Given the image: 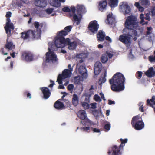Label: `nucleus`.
Segmentation results:
<instances>
[{
	"instance_id": "10",
	"label": "nucleus",
	"mask_w": 155,
	"mask_h": 155,
	"mask_svg": "<svg viewBox=\"0 0 155 155\" xmlns=\"http://www.w3.org/2000/svg\"><path fill=\"white\" fill-rule=\"evenodd\" d=\"M111 150H109L107 152L109 155H121L122 154L121 151L122 147L120 146L118 147L116 145H114L111 147Z\"/></svg>"
},
{
	"instance_id": "61",
	"label": "nucleus",
	"mask_w": 155,
	"mask_h": 155,
	"mask_svg": "<svg viewBox=\"0 0 155 155\" xmlns=\"http://www.w3.org/2000/svg\"><path fill=\"white\" fill-rule=\"evenodd\" d=\"M93 131L94 132H100V130L96 128H94Z\"/></svg>"
},
{
	"instance_id": "19",
	"label": "nucleus",
	"mask_w": 155,
	"mask_h": 155,
	"mask_svg": "<svg viewBox=\"0 0 155 155\" xmlns=\"http://www.w3.org/2000/svg\"><path fill=\"white\" fill-rule=\"evenodd\" d=\"M35 5L37 6L43 8L47 5V2L45 0H35Z\"/></svg>"
},
{
	"instance_id": "46",
	"label": "nucleus",
	"mask_w": 155,
	"mask_h": 155,
	"mask_svg": "<svg viewBox=\"0 0 155 155\" xmlns=\"http://www.w3.org/2000/svg\"><path fill=\"white\" fill-rule=\"evenodd\" d=\"M152 28L151 27H147V31L146 32V35L147 36L151 33V32L150 31L151 30Z\"/></svg>"
},
{
	"instance_id": "51",
	"label": "nucleus",
	"mask_w": 155,
	"mask_h": 155,
	"mask_svg": "<svg viewBox=\"0 0 155 155\" xmlns=\"http://www.w3.org/2000/svg\"><path fill=\"white\" fill-rule=\"evenodd\" d=\"M149 59L151 62H152L155 61L154 56H150L149 57Z\"/></svg>"
},
{
	"instance_id": "37",
	"label": "nucleus",
	"mask_w": 155,
	"mask_h": 155,
	"mask_svg": "<svg viewBox=\"0 0 155 155\" xmlns=\"http://www.w3.org/2000/svg\"><path fill=\"white\" fill-rule=\"evenodd\" d=\"M101 69L97 68H94V74L95 75H97L99 74L100 73L101 71Z\"/></svg>"
},
{
	"instance_id": "6",
	"label": "nucleus",
	"mask_w": 155,
	"mask_h": 155,
	"mask_svg": "<svg viewBox=\"0 0 155 155\" xmlns=\"http://www.w3.org/2000/svg\"><path fill=\"white\" fill-rule=\"evenodd\" d=\"M72 27L71 26H68L65 27L64 29L58 32L57 35L55 38V41H58L62 40V38H65L64 36L68 34L72 29Z\"/></svg>"
},
{
	"instance_id": "39",
	"label": "nucleus",
	"mask_w": 155,
	"mask_h": 155,
	"mask_svg": "<svg viewBox=\"0 0 155 155\" xmlns=\"http://www.w3.org/2000/svg\"><path fill=\"white\" fill-rule=\"evenodd\" d=\"M80 129L84 131L89 132H90V128L89 127H81Z\"/></svg>"
},
{
	"instance_id": "52",
	"label": "nucleus",
	"mask_w": 155,
	"mask_h": 155,
	"mask_svg": "<svg viewBox=\"0 0 155 155\" xmlns=\"http://www.w3.org/2000/svg\"><path fill=\"white\" fill-rule=\"evenodd\" d=\"M151 15L153 16H155V7H154L151 10Z\"/></svg>"
},
{
	"instance_id": "2",
	"label": "nucleus",
	"mask_w": 155,
	"mask_h": 155,
	"mask_svg": "<svg viewBox=\"0 0 155 155\" xmlns=\"http://www.w3.org/2000/svg\"><path fill=\"white\" fill-rule=\"evenodd\" d=\"M125 79L123 74L120 73H116L112 78L109 80L111 85V89L115 92H119L125 88L124 82Z\"/></svg>"
},
{
	"instance_id": "38",
	"label": "nucleus",
	"mask_w": 155,
	"mask_h": 155,
	"mask_svg": "<svg viewBox=\"0 0 155 155\" xmlns=\"http://www.w3.org/2000/svg\"><path fill=\"white\" fill-rule=\"evenodd\" d=\"M82 105L85 109H88L89 107V104L86 102H83L82 103Z\"/></svg>"
},
{
	"instance_id": "1",
	"label": "nucleus",
	"mask_w": 155,
	"mask_h": 155,
	"mask_svg": "<svg viewBox=\"0 0 155 155\" xmlns=\"http://www.w3.org/2000/svg\"><path fill=\"white\" fill-rule=\"evenodd\" d=\"M124 25L123 32H127V30L129 31L127 34H123L119 36V40L122 42L128 44L131 43V37L136 36L137 32L136 30L138 28L137 18L134 16L131 15L127 17L126 20Z\"/></svg>"
},
{
	"instance_id": "45",
	"label": "nucleus",
	"mask_w": 155,
	"mask_h": 155,
	"mask_svg": "<svg viewBox=\"0 0 155 155\" xmlns=\"http://www.w3.org/2000/svg\"><path fill=\"white\" fill-rule=\"evenodd\" d=\"M74 87V85L72 84H71L67 86V89L69 91H72Z\"/></svg>"
},
{
	"instance_id": "14",
	"label": "nucleus",
	"mask_w": 155,
	"mask_h": 155,
	"mask_svg": "<svg viewBox=\"0 0 155 155\" xmlns=\"http://www.w3.org/2000/svg\"><path fill=\"white\" fill-rule=\"evenodd\" d=\"M35 27L37 29V32H38L37 35L39 36L41 33V28L43 26V24L41 23L39 24V23L37 21H35L34 23Z\"/></svg>"
},
{
	"instance_id": "3",
	"label": "nucleus",
	"mask_w": 155,
	"mask_h": 155,
	"mask_svg": "<svg viewBox=\"0 0 155 155\" xmlns=\"http://www.w3.org/2000/svg\"><path fill=\"white\" fill-rule=\"evenodd\" d=\"M55 46L57 48H63L66 45H68V48L69 49L73 50L76 49L78 45L77 43L75 41L71 42L69 38L65 39L62 38V40L54 42Z\"/></svg>"
},
{
	"instance_id": "18",
	"label": "nucleus",
	"mask_w": 155,
	"mask_h": 155,
	"mask_svg": "<svg viewBox=\"0 0 155 155\" xmlns=\"http://www.w3.org/2000/svg\"><path fill=\"white\" fill-rule=\"evenodd\" d=\"M120 8L123 9L125 12V14H128L130 12V9L128 4L127 3L123 2L120 5Z\"/></svg>"
},
{
	"instance_id": "64",
	"label": "nucleus",
	"mask_w": 155,
	"mask_h": 155,
	"mask_svg": "<svg viewBox=\"0 0 155 155\" xmlns=\"http://www.w3.org/2000/svg\"><path fill=\"white\" fill-rule=\"evenodd\" d=\"M134 5L138 8L140 6L139 3L138 2H136L135 3Z\"/></svg>"
},
{
	"instance_id": "49",
	"label": "nucleus",
	"mask_w": 155,
	"mask_h": 155,
	"mask_svg": "<svg viewBox=\"0 0 155 155\" xmlns=\"http://www.w3.org/2000/svg\"><path fill=\"white\" fill-rule=\"evenodd\" d=\"M71 11L73 14V15H74L75 13L76 9L74 6H72L71 7Z\"/></svg>"
},
{
	"instance_id": "35",
	"label": "nucleus",
	"mask_w": 155,
	"mask_h": 155,
	"mask_svg": "<svg viewBox=\"0 0 155 155\" xmlns=\"http://www.w3.org/2000/svg\"><path fill=\"white\" fill-rule=\"evenodd\" d=\"M141 3L143 5L147 7L150 5V2L148 0H141Z\"/></svg>"
},
{
	"instance_id": "48",
	"label": "nucleus",
	"mask_w": 155,
	"mask_h": 155,
	"mask_svg": "<svg viewBox=\"0 0 155 155\" xmlns=\"http://www.w3.org/2000/svg\"><path fill=\"white\" fill-rule=\"evenodd\" d=\"M108 44H109L108 43H107V42H106V43L104 42L103 43V45H101L100 44H99L98 45V48H100V49L102 48H103V46H106V45H108Z\"/></svg>"
},
{
	"instance_id": "25",
	"label": "nucleus",
	"mask_w": 155,
	"mask_h": 155,
	"mask_svg": "<svg viewBox=\"0 0 155 155\" xmlns=\"http://www.w3.org/2000/svg\"><path fill=\"white\" fill-rule=\"evenodd\" d=\"M107 4L111 7H116L118 5V0H106Z\"/></svg>"
},
{
	"instance_id": "22",
	"label": "nucleus",
	"mask_w": 155,
	"mask_h": 155,
	"mask_svg": "<svg viewBox=\"0 0 155 155\" xmlns=\"http://www.w3.org/2000/svg\"><path fill=\"white\" fill-rule=\"evenodd\" d=\"M4 28L6 34H10L11 30H13L14 28L13 24L11 23L8 24H6L5 26L4 27Z\"/></svg>"
},
{
	"instance_id": "62",
	"label": "nucleus",
	"mask_w": 155,
	"mask_h": 155,
	"mask_svg": "<svg viewBox=\"0 0 155 155\" xmlns=\"http://www.w3.org/2000/svg\"><path fill=\"white\" fill-rule=\"evenodd\" d=\"M10 22L11 20L10 18H7L6 19V24H8L11 23Z\"/></svg>"
},
{
	"instance_id": "17",
	"label": "nucleus",
	"mask_w": 155,
	"mask_h": 155,
	"mask_svg": "<svg viewBox=\"0 0 155 155\" xmlns=\"http://www.w3.org/2000/svg\"><path fill=\"white\" fill-rule=\"evenodd\" d=\"M41 90L43 94L44 98L45 99H48L51 95L49 89L47 87H44L41 88Z\"/></svg>"
},
{
	"instance_id": "54",
	"label": "nucleus",
	"mask_w": 155,
	"mask_h": 155,
	"mask_svg": "<svg viewBox=\"0 0 155 155\" xmlns=\"http://www.w3.org/2000/svg\"><path fill=\"white\" fill-rule=\"evenodd\" d=\"M11 13L10 12H7L5 16L7 18H9L11 16Z\"/></svg>"
},
{
	"instance_id": "15",
	"label": "nucleus",
	"mask_w": 155,
	"mask_h": 155,
	"mask_svg": "<svg viewBox=\"0 0 155 155\" xmlns=\"http://www.w3.org/2000/svg\"><path fill=\"white\" fill-rule=\"evenodd\" d=\"M146 105L147 106H149L153 108L155 112V96H152L150 100L149 99L147 100Z\"/></svg>"
},
{
	"instance_id": "28",
	"label": "nucleus",
	"mask_w": 155,
	"mask_h": 155,
	"mask_svg": "<svg viewBox=\"0 0 155 155\" xmlns=\"http://www.w3.org/2000/svg\"><path fill=\"white\" fill-rule=\"evenodd\" d=\"M79 102V98L77 95L74 94L73 96L72 103L73 105L76 106L78 104Z\"/></svg>"
},
{
	"instance_id": "42",
	"label": "nucleus",
	"mask_w": 155,
	"mask_h": 155,
	"mask_svg": "<svg viewBox=\"0 0 155 155\" xmlns=\"http://www.w3.org/2000/svg\"><path fill=\"white\" fill-rule=\"evenodd\" d=\"M94 99L97 102H101V99L97 94H95L94 97Z\"/></svg>"
},
{
	"instance_id": "30",
	"label": "nucleus",
	"mask_w": 155,
	"mask_h": 155,
	"mask_svg": "<svg viewBox=\"0 0 155 155\" xmlns=\"http://www.w3.org/2000/svg\"><path fill=\"white\" fill-rule=\"evenodd\" d=\"M108 60V58L107 54H103L101 58V61L103 63H105L107 62Z\"/></svg>"
},
{
	"instance_id": "36",
	"label": "nucleus",
	"mask_w": 155,
	"mask_h": 155,
	"mask_svg": "<svg viewBox=\"0 0 155 155\" xmlns=\"http://www.w3.org/2000/svg\"><path fill=\"white\" fill-rule=\"evenodd\" d=\"M63 77L61 75V74H59L57 79V81L58 83L60 84H61L62 83V80L63 79H64Z\"/></svg>"
},
{
	"instance_id": "43",
	"label": "nucleus",
	"mask_w": 155,
	"mask_h": 155,
	"mask_svg": "<svg viewBox=\"0 0 155 155\" xmlns=\"http://www.w3.org/2000/svg\"><path fill=\"white\" fill-rule=\"evenodd\" d=\"M62 10L64 12H70L71 11V10L68 6H66L63 8L62 9Z\"/></svg>"
},
{
	"instance_id": "11",
	"label": "nucleus",
	"mask_w": 155,
	"mask_h": 155,
	"mask_svg": "<svg viewBox=\"0 0 155 155\" xmlns=\"http://www.w3.org/2000/svg\"><path fill=\"white\" fill-rule=\"evenodd\" d=\"M21 58L27 62H30L33 61L34 58L33 54L29 51H25L21 53Z\"/></svg>"
},
{
	"instance_id": "7",
	"label": "nucleus",
	"mask_w": 155,
	"mask_h": 155,
	"mask_svg": "<svg viewBox=\"0 0 155 155\" xmlns=\"http://www.w3.org/2000/svg\"><path fill=\"white\" fill-rule=\"evenodd\" d=\"M36 31L32 30H29L27 32H22L21 34L22 35L21 37L24 39H26L28 38H31L33 39L38 38V36H36Z\"/></svg>"
},
{
	"instance_id": "13",
	"label": "nucleus",
	"mask_w": 155,
	"mask_h": 155,
	"mask_svg": "<svg viewBox=\"0 0 155 155\" xmlns=\"http://www.w3.org/2000/svg\"><path fill=\"white\" fill-rule=\"evenodd\" d=\"M61 100V99H59L54 103V106L55 109L58 110L65 109V106L64 105L63 103L60 101Z\"/></svg>"
},
{
	"instance_id": "8",
	"label": "nucleus",
	"mask_w": 155,
	"mask_h": 155,
	"mask_svg": "<svg viewBox=\"0 0 155 155\" xmlns=\"http://www.w3.org/2000/svg\"><path fill=\"white\" fill-rule=\"evenodd\" d=\"M49 51L46 54V61L48 62H51L54 63L57 61V58L56 54L54 52L51 51L48 48Z\"/></svg>"
},
{
	"instance_id": "31",
	"label": "nucleus",
	"mask_w": 155,
	"mask_h": 155,
	"mask_svg": "<svg viewBox=\"0 0 155 155\" xmlns=\"http://www.w3.org/2000/svg\"><path fill=\"white\" fill-rule=\"evenodd\" d=\"M140 18L141 19L140 23L142 24V25H144L145 24H147L148 23V21L145 22L144 19H145V17H144L143 14H141L140 15Z\"/></svg>"
},
{
	"instance_id": "26",
	"label": "nucleus",
	"mask_w": 155,
	"mask_h": 155,
	"mask_svg": "<svg viewBox=\"0 0 155 155\" xmlns=\"http://www.w3.org/2000/svg\"><path fill=\"white\" fill-rule=\"evenodd\" d=\"M78 117L81 119L84 120L87 119V115L86 112L85 110H81L78 112Z\"/></svg>"
},
{
	"instance_id": "21",
	"label": "nucleus",
	"mask_w": 155,
	"mask_h": 155,
	"mask_svg": "<svg viewBox=\"0 0 155 155\" xmlns=\"http://www.w3.org/2000/svg\"><path fill=\"white\" fill-rule=\"evenodd\" d=\"M105 37V33L102 30H100L97 35V38L98 41H102L104 40Z\"/></svg>"
},
{
	"instance_id": "57",
	"label": "nucleus",
	"mask_w": 155,
	"mask_h": 155,
	"mask_svg": "<svg viewBox=\"0 0 155 155\" xmlns=\"http://www.w3.org/2000/svg\"><path fill=\"white\" fill-rule=\"evenodd\" d=\"M96 103H92L91 104V107L93 109H95L96 108Z\"/></svg>"
},
{
	"instance_id": "9",
	"label": "nucleus",
	"mask_w": 155,
	"mask_h": 155,
	"mask_svg": "<svg viewBox=\"0 0 155 155\" xmlns=\"http://www.w3.org/2000/svg\"><path fill=\"white\" fill-rule=\"evenodd\" d=\"M99 26V25L96 21H92L89 23L88 28L89 31L94 34L97 32Z\"/></svg>"
},
{
	"instance_id": "63",
	"label": "nucleus",
	"mask_w": 155,
	"mask_h": 155,
	"mask_svg": "<svg viewBox=\"0 0 155 155\" xmlns=\"http://www.w3.org/2000/svg\"><path fill=\"white\" fill-rule=\"evenodd\" d=\"M139 11L143 12L144 10V8L143 7L140 6L138 8Z\"/></svg>"
},
{
	"instance_id": "16",
	"label": "nucleus",
	"mask_w": 155,
	"mask_h": 155,
	"mask_svg": "<svg viewBox=\"0 0 155 155\" xmlns=\"http://www.w3.org/2000/svg\"><path fill=\"white\" fill-rule=\"evenodd\" d=\"M107 2L106 0L101 1L99 2L98 6L100 11L103 12L106 9Z\"/></svg>"
},
{
	"instance_id": "20",
	"label": "nucleus",
	"mask_w": 155,
	"mask_h": 155,
	"mask_svg": "<svg viewBox=\"0 0 155 155\" xmlns=\"http://www.w3.org/2000/svg\"><path fill=\"white\" fill-rule=\"evenodd\" d=\"M15 45L13 44L12 41H8V38H7L6 43L5 45L4 48L8 49L9 50H11L12 49H15Z\"/></svg>"
},
{
	"instance_id": "4",
	"label": "nucleus",
	"mask_w": 155,
	"mask_h": 155,
	"mask_svg": "<svg viewBox=\"0 0 155 155\" xmlns=\"http://www.w3.org/2000/svg\"><path fill=\"white\" fill-rule=\"evenodd\" d=\"M131 124L132 127L137 130H140L143 129L145 126L142 117L138 115L134 116L132 118Z\"/></svg>"
},
{
	"instance_id": "27",
	"label": "nucleus",
	"mask_w": 155,
	"mask_h": 155,
	"mask_svg": "<svg viewBox=\"0 0 155 155\" xmlns=\"http://www.w3.org/2000/svg\"><path fill=\"white\" fill-rule=\"evenodd\" d=\"M71 74V72L68 69H65L62 72L61 75L64 78L69 77Z\"/></svg>"
},
{
	"instance_id": "58",
	"label": "nucleus",
	"mask_w": 155,
	"mask_h": 155,
	"mask_svg": "<svg viewBox=\"0 0 155 155\" xmlns=\"http://www.w3.org/2000/svg\"><path fill=\"white\" fill-rule=\"evenodd\" d=\"M145 17V19L148 21H150V17L148 14H146Z\"/></svg>"
},
{
	"instance_id": "44",
	"label": "nucleus",
	"mask_w": 155,
	"mask_h": 155,
	"mask_svg": "<svg viewBox=\"0 0 155 155\" xmlns=\"http://www.w3.org/2000/svg\"><path fill=\"white\" fill-rule=\"evenodd\" d=\"M53 9L52 8H47L45 10V11L47 13L50 14L52 12Z\"/></svg>"
},
{
	"instance_id": "24",
	"label": "nucleus",
	"mask_w": 155,
	"mask_h": 155,
	"mask_svg": "<svg viewBox=\"0 0 155 155\" xmlns=\"http://www.w3.org/2000/svg\"><path fill=\"white\" fill-rule=\"evenodd\" d=\"M49 3L52 6L57 8L61 6V3L58 0H48Z\"/></svg>"
},
{
	"instance_id": "5",
	"label": "nucleus",
	"mask_w": 155,
	"mask_h": 155,
	"mask_svg": "<svg viewBox=\"0 0 155 155\" xmlns=\"http://www.w3.org/2000/svg\"><path fill=\"white\" fill-rule=\"evenodd\" d=\"M86 12L85 8L83 5H78L76 6V12L77 15L75 14L73 16V17L74 21L77 22V25H78L80 23L82 17V14L85 13Z\"/></svg>"
},
{
	"instance_id": "59",
	"label": "nucleus",
	"mask_w": 155,
	"mask_h": 155,
	"mask_svg": "<svg viewBox=\"0 0 155 155\" xmlns=\"http://www.w3.org/2000/svg\"><path fill=\"white\" fill-rule=\"evenodd\" d=\"M101 96V98L104 100H105V99L104 97V94L102 93L101 92L99 94Z\"/></svg>"
},
{
	"instance_id": "56",
	"label": "nucleus",
	"mask_w": 155,
	"mask_h": 155,
	"mask_svg": "<svg viewBox=\"0 0 155 155\" xmlns=\"http://www.w3.org/2000/svg\"><path fill=\"white\" fill-rule=\"evenodd\" d=\"M108 104L110 105H111L112 104H115V102L114 101H113L111 100H108Z\"/></svg>"
},
{
	"instance_id": "60",
	"label": "nucleus",
	"mask_w": 155,
	"mask_h": 155,
	"mask_svg": "<svg viewBox=\"0 0 155 155\" xmlns=\"http://www.w3.org/2000/svg\"><path fill=\"white\" fill-rule=\"evenodd\" d=\"M144 107H143V106H142L140 107L139 108V110L141 111V112H143L144 111V109H143Z\"/></svg>"
},
{
	"instance_id": "50",
	"label": "nucleus",
	"mask_w": 155,
	"mask_h": 155,
	"mask_svg": "<svg viewBox=\"0 0 155 155\" xmlns=\"http://www.w3.org/2000/svg\"><path fill=\"white\" fill-rule=\"evenodd\" d=\"M112 15L110 14H109L107 16V21H108L109 24L111 23H110V19L111 18H112Z\"/></svg>"
},
{
	"instance_id": "33",
	"label": "nucleus",
	"mask_w": 155,
	"mask_h": 155,
	"mask_svg": "<svg viewBox=\"0 0 155 155\" xmlns=\"http://www.w3.org/2000/svg\"><path fill=\"white\" fill-rule=\"evenodd\" d=\"M120 140L121 142V144H120L119 146L120 147H122V149H123L124 146L125 145V144L127 142L128 139L127 138L124 139L120 138Z\"/></svg>"
},
{
	"instance_id": "53",
	"label": "nucleus",
	"mask_w": 155,
	"mask_h": 155,
	"mask_svg": "<svg viewBox=\"0 0 155 155\" xmlns=\"http://www.w3.org/2000/svg\"><path fill=\"white\" fill-rule=\"evenodd\" d=\"M64 102H66V104L67 107H70L71 105V102L68 100H65Z\"/></svg>"
},
{
	"instance_id": "55",
	"label": "nucleus",
	"mask_w": 155,
	"mask_h": 155,
	"mask_svg": "<svg viewBox=\"0 0 155 155\" xmlns=\"http://www.w3.org/2000/svg\"><path fill=\"white\" fill-rule=\"evenodd\" d=\"M50 82L51 83L48 86V87H49L51 88L54 84V82L52 80H50Z\"/></svg>"
},
{
	"instance_id": "23",
	"label": "nucleus",
	"mask_w": 155,
	"mask_h": 155,
	"mask_svg": "<svg viewBox=\"0 0 155 155\" xmlns=\"http://www.w3.org/2000/svg\"><path fill=\"white\" fill-rule=\"evenodd\" d=\"M145 74L149 78L155 76V71L153 67H150L145 73Z\"/></svg>"
},
{
	"instance_id": "40",
	"label": "nucleus",
	"mask_w": 155,
	"mask_h": 155,
	"mask_svg": "<svg viewBox=\"0 0 155 155\" xmlns=\"http://www.w3.org/2000/svg\"><path fill=\"white\" fill-rule=\"evenodd\" d=\"M94 67L101 69L102 64L100 62L97 61L95 64Z\"/></svg>"
},
{
	"instance_id": "34",
	"label": "nucleus",
	"mask_w": 155,
	"mask_h": 155,
	"mask_svg": "<svg viewBox=\"0 0 155 155\" xmlns=\"http://www.w3.org/2000/svg\"><path fill=\"white\" fill-rule=\"evenodd\" d=\"M107 73L105 72L104 75L103 77L101 79H99V84L100 85H101L103 83H104L106 81V79L105 78L106 76Z\"/></svg>"
},
{
	"instance_id": "47",
	"label": "nucleus",
	"mask_w": 155,
	"mask_h": 155,
	"mask_svg": "<svg viewBox=\"0 0 155 155\" xmlns=\"http://www.w3.org/2000/svg\"><path fill=\"white\" fill-rule=\"evenodd\" d=\"M104 129L109 130L110 128V125L109 123L106 124L104 126Z\"/></svg>"
},
{
	"instance_id": "32",
	"label": "nucleus",
	"mask_w": 155,
	"mask_h": 155,
	"mask_svg": "<svg viewBox=\"0 0 155 155\" xmlns=\"http://www.w3.org/2000/svg\"><path fill=\"white\" fill-rule=\"evenodd\" d=\"M82 77L80 76H78L74 77V83L75 84H78L80 82L82 81Z\"/></svg>"
},
{
	"instance_id": "29",
	"label": "nucleus",
	"mask_w": 155,
	"mask_h": 155,
	"mask_svg": "<svg viewBox=\"0 0 155 155\" xmlns=\"http://www.w3.org/2000/svg\"><path fill=\"white\" fill-rule=\"evenodd\" d=\"M81 123L83 126H87V127H89L91 126L93 124L92 121L88 119H86L84 121H81Z\"/></svg>"
},
{
	"instance_id": "41",
	"label": "nucleus",
	"mask_w": 155,
	"mask_h": 155,
	"mask_svg": "<svg viewBox=\"0 0 155 155\" xmlns=\"http://www.w3.org/2000/svg\"><path fill=\"white\" fill-rule=\"evenodd\" d=\"M142 72L138 71L136 74V77L138 79H140L142 77Z\"/></svg>"
},
{
	"instance_id": "12",
	"label": "nucleus",
	"mask_w": 155,
	"mask_h": 155,
	"mask_svg": "<svg viewBox=\"0 0 155 155\" xmlns=\"http://www.w3.org/2000/svg\"><path fill=\"white\" fill-rule=\"evenodd\" d=\"M78 71L83 78L86 79L87 78L88 74L84 64L83 65L80 66L78 68Z\"/></svg>"
}]
</instances>
